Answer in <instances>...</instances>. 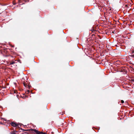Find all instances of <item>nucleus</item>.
Wrapping results in <instances>:
<instances>
[{
	"label": "nucleus",
	"mask_w": 134,
	"mask_h": 134,
	"mask_svg": "<svg viewBox=\"0 0 134 134\" xmlns=\"http://www.w3.org/2000/svg\"><path fill=\"white\" fill-rule=\"evenodd\" d=\"M12 134H15V133L14 132H13L12 133Z\"/></svg>",
	"instance_id": "6e6552de"
},
{
	"label": "nucleus",
	"mask_w": 134,
	"mask_h": 134,
	"mask_svg": "<svg viewBox=\"0 0 134 134\" xmlns=\"http://www.w3.org/2000/svg\"><path fill=\"white\" fill-rule=\"evenodd\" d=\"M27 92H30V91L29 90H27Z\"/></svg>",
	"instance_id": "1a4fd4ad"
},
{
	"label": "nucleus",
	"mask_w": 134,
	"mask_h": 134,
	"mask_svg": "<svg viewBox=\"0 0 134 134\" xmlns=\"http://www.w3.org/2000/svg\"><path fill=\"white\" fill-rule=\"evenodd\" d=\"M121 102L122 103H124V101L123 100H121Z\"/></svg>",
	"instance_id": "39448f33"
},
{
	"label": "nucleus",
	"mask_w": 134,
	"mask_h": 134,
	"mask_svg": "<svg viewBox=\"0 0 134 134\" xmlns=\"http://www.w3.org/2000/svg\"><path fill=\"white\" fill-rule=\"evenodd\" d=\"M132 54H133V53H134V51H132Z\"/></svg>",
	"instance_id": "0eeeda50"
},
{
	"label": "nucleus",
	"mask_w": 134,
	"mask_h": 134,
	"mask_svg": "<svg viewBox=\"0 0 134 134\" xmlns=\"http://www.w3.org/2000/svg\"><path fill=\"white\" fill-rule=\"evenodd\" d=\"M23 84H24V86L25 87H26V85H25V84L24 83Z\"/></svg>",
	"instance_id": "423d86ee"
},
{
	"label": "nucleus",
	"mask_w": 134,
	"mask_h": 134,
	"mask_svg": "<svg viewBox=\"0 0 134 134\" xmlns=\"http://www.w3.org/2000/svg\"><path fill=\"white\" fill-rule=\"evenodd\" d=\"M132 58H134V55H133L131 56Z\"/></svg>",
	"instance_id": "20e7f679"
},
{
	"label": "nucleus",
	"mask_w": 134,
	"mask_h": 134,
	"mask_svg": "<svg viewBox=\"0 0 134 134\" xmlns=\"http://www.w3.org/2000/svg\"><path fill=\"white\" fill-rule=\"evenodd\" d=\"M11 125L13 126L14 127H16L18 125V124L15 122H12L11 123Z\"/></svg>",
	"instance_id": "f257e3e1"
},
{
	"label": "nucleus",
	"mask_w": 134,
	"mask_h": 134,
	"mask_svg": "<svg viewBox=\"0 0 134 134\" xmlns=\"http://www.w3.org/2000/svg\"><path fill=\"white\" fill-rule=\"evenodd\" d=\"M21 3V1L20 0H19L18 1V3L20 4Z\"/></svg>",
	"instance_id": "7ed1b4c3"
},
{
	"label": "nucleus",
	"mask_w": 134,
	"mask_h": 134,
	"mask_svg": "<svg viewBox=\"0 0 134 134\" xmlns=\"http://www.w3.org/2000/svg\"><path fill=\"white\" fill-rule=\"evenodd\" d=\"M15 62L13 61V62H10V64H9L10 65L13 64H14L15 63Z\"/></svg>",
	"instance_id": "f03ea898"
},
{
	"label": "nucleus",
	"mask_w": 134,
	"mask_h": 134,
	"mask_svg": "<svg viewBox=\"0 0 134 134\" xmlns=\"http://www.w3.org/2000/svg\"><path fill=\"white\" fill-rule=\"evenodd\" d=\"M23 4V3H22V4ZM21 5V4H19V5Z\"/></svg>",
	"instance_id": "9d476101"
}]
</instances>
